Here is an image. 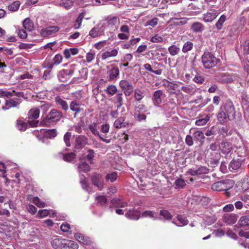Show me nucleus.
Here are the masks:
<instances>
[{
    "label": "nucleus",
    "instance_id": "obj_11",
    "mask_svg": "<svg viewBox=\"0 0 249 249\" xmlns=\"http://www.w3.org/2000/svg\"><path fill=\"white\" fill-rule=\"evenodd\" d=\"M66 239L61 238H55L51 242V244L53 249H66Z\"/></svg>",
    "mask_w": 249,
    "mask_h": 249
},
{
    "label": "nucleus",
    "instance_id": "obj_9",
    "mask_svg": "<svg viewBox=\"0 0 249 249\" xmlns=\"http://www.w3.org/2000/svg\"><path fill=\"white\" fill-rule=\"evenodd\" d=\"M119 85L124 91V93L126 96L130 95L133 91V87L131 83L126 80H122L120 81Z\"/></svg>",
    "mask_w": 249,
    "mask_h": 249
},
{
    "label": "nucleus",
    "instance_id": "obj_27",
    "mask_svg": "<svg viewBox=\"0 0 249 249\" xmlns=\"http://www.w3.org/2000/svg\"><path fill=\"white\" fill-rule=\"evenodd\" d=\"M55 101L56 104L59 106L60 107L65 111H66L69 109V105L67 102L65 100L61 98L60 97H56L55 98Z\"/></svg>",
    "mask_w": 249,
    "mask_h": 249
},
{
    "label": "nucleus",
    "instance_id": "obj_41",
    "mask_svg": "<svg viewBox=\"0 0 249 249\" xmlns=\"http://www.w3.org/2000/svg\"><path fill=\"white\" fill-rule=\"evenodd\" d=\"M96 201L98 204L102 206H106L107 205V199L105 196H99L96 197Z\"/></svg>",
    "mask_w": 249,
    "mask_h": 249
},
{
    "label": "nucleus",
    "instance_id": "obj_51",
    "mask_svg": "<svg viewBox=\"0 0 249 249\" xmlns=\"http://www.w3.org/2000/svg\"><path fill=\"white\" fill-rule=\"evenodd\" d=\"M85 13H81L79 14L78 17L77 18L76 20L74 25V27L75 29H78L80 28L81 25V23L82 22L83 18L84 17Z\"/></svg>",
    "mask_w": 249,
    "mask_h": 249
},
{
    "label": "nucleus",
    "instance_id": "obj_40",
    "mask_svg": "<svg viewBox=\"0 0 249 249\" xmlns=\"http://www.w3.org/2000/svg\"><path fill=\"white\" fill-rule=\"evenodd\" d=\"M168 50L172 56H175L178 54L180 50L178 46L172 45L168 47Z\"/></svg>",
    "mask_w": 249,
    "mask_h": 249
},
{
    "label": "nucleus",
    "instance_id": "obj_16",
    "mask_svg": "<svg viewBox=\"0 0 249 249\" xmlns=\"http://www.w3.org/2000/svg\"><path fill=\"white\" fill-rule=\"evenodd\" d=\"M163 95V91L161 90H157L154 92L152 101L155 106L159 107L162 103L161 96Z\"/></svg>",
    "mask_w": 249,
    "mask_h": 249
},
{
    "label": "nucleus",
    "instance_id": "obj_29",
    "mask_svg": "<svg viewBox=\"0 0 249 249\" xmlns=\"http://www.w3.org/2000/svg\"><path fill=\"white\" fill-rule=\"evenodd\" d=\"M204 29V26L199 22H194L191 26V30L195 33L202 32Z\"/></svg>",
    "mask_w": 249,
    "mask_h": 249
},
{
    "label": "nucleus",
    "instance_id": "obj_20",
    "mask_svg": "<svg viewBox=\"0 0 249 249\" xmlns=\"http://www.w3.org/2000/svg\"><path fill=\"white\" fill-rule=\"evenodd\" d=\"M125 215L127 218L131 220H137L140 217L141 213L138 210H129Z\"/></svg>",
    "mask_w": 249,
    "mask_h": 249
},
{
    "label": "nucleus",
    "instance_id": "obj_5",
    "mask_svg": "<svg viewBox=\"0 0 249 249\" xmlns=\"http://www.w3.org/2000/svg\"><path fill=\"white\" fill-rule=\"evenodd\" d=\"M62 117V113L57 109H53L43 119V122L45 124L54 123L59 121Z\"/></svg>",
    "mask_w": 249,
    "mask_h": 249
},
{
    "label": "nucleus",
    "instance_id": "obj_18",
    "mask_svg": "<svg viewBox=\"0 0 249 249\" xmlns=\"http://www.w3.org/2000/svg\"><path fill=\"white\" fill-rule=\"evenodd\" d=\"M216 219L217 218L215 215L210 213L208 211L205 212L203 220L205 224L208 225H212L216 221Z\"/></svg>",
    "mask_w": 249,
    "mask_h": 249
},
{
    "label": "nucleus",
    "instance_id": "obj_21",
    "mask_svg": "<svg viewBox=\"0 0 249 249\" xmlns=\"http://www.w3.org/2000/svg\"><path fill=\"white\" fill-rule=\"evenodd\" d=\"M112 68L107 71V74L109 80H112L117 78L119 75V70L117 67H115L113 65L110 66Z\"/></svg>",
    "mask_w": 249,
    "mask_h": 249
},
{
    "label": "nucleus",
    "instance_id": "obj_32",
    "mask_svg": "<svg viewBox=\"0 0 249 249\" xmlns=\"http://www.w3.org/2000/svg\"><path fill=\"white\" fill-rule=\"evenodd\" d=\"M114 104L116 105L117 109L120 108L123 104V97L122 93L117 94L114 97Z\"/></svg>",
    "mask_w": 249,
    "mask_h": 249
},
{
    "label": "nucleus",
    "instance_id": "obj_56",
    "mask_svg": "<svg viewBox=\"0 0 249 249\" xmlns=\"http://www.w3.org/2000/svg\"><path fill=\"white\" fill-rule=\"evenodd\" d=\"M63 160L68 162L72 161L75 158V154L74 153H69L63 155Z\"/></svg>",
    "mask_w": 249,
    "mask_h": 249
},
{
    "label": "nucleus",
    "instance_id": "obj_7",
    "mask_svg": "<svg viewBox=\"0 0 249 249\" xmlns=\"http://www.w3.org/2000/svg\"><path fill=\"white\" fill-rule=\"evenodd\" d=\"M91 180L93 185L98 190H102L104 188V179L101 174L94 173L91 176Z\"/></svg>",
    "mask_w": 249,
    "mask_h": 249
},
{
    "label": "nucleus",
    "instance_id": "obj_54",
    "mask_svg": "<svg viewBox=\"0 0 249 249\" xmlns=\"http://www.w3.org/2000/svg\"><path fill=\"white\" fill-rule=\"evenodd\" d=\"M106 91L107 94L110 95H113L117 93V89L115 86L111 85L107 87L106 89Z\"/></svg>",
    "mask_w": 249,
    "mask_h": 249
},
{
    "label": "nucleus",
    "instance_id": "obj_57",
    "mask_svg": "<svg viewBox=\"0 0 249 249\" xmlns=\"http://www.w3.org/2000/svg\"><path fill=\"white\" fill-rule=\"evenodd\" d=\"M147 109L146 107L143 104H139L136 106L135 108V112H147Z\"/></svg>",
    "mask_w": 249,
    "mask_h": 249
},
{
    "label": "nucleus",
    "instance_id": "obj_39",
    "mask_svg": "<svg viewBox=\"0 0 249 249\" xmlns=\"http://www.w3.org/2000/svg\"><path fill=\"white\" fill-rule=\"evenodd\" d=\"M78 168L79 172H83L84 173H87L90 170V166L86 162H82L79 163Z\"/></svg>",
    "mask_w": 249,
    "mask_h": 249
},
{
    "label": "nucleus",
    "instance_id": "obj_25",
    "mask_svg": "<svg viewBox=\"0 0 249 249\" xmlns=\"http://www.w3.org/2000/svg\"><path fill=\"white\" fill-rule=\"evenodd\" d=\"M111 204L115 207L124 208L128 205V203L126 201H124L123 199L119 198H113L111 201Z\"/></svg>",
    "mask_w": 249,
    "mask_h": 249
},
{
    "label": "nucleus",
    "instance_id": "obj_8",
    "mask_svg": "<svg viewBox=\"0 0 249 249\" xmlns=\"http://www.w3.org/2000/svg\"><path fill=\"white\" fill-rule=\"evenodd\" d=\"M209 172V169L206 166L199 165L196 166L195 167L190 169L187 173L192 176H195L197 175H200L202 174H206L208 173Z\"/></svg>",
    "mask_w": 249,
    "mask_h": 249
},
{
    "label": "nucleus",
    "instance_id": "obj_35",
    "mask_svg": "<svg viewBox=\"0 0 249 249\" xmlns=\"http://www.w3.org/2000/svg\"><path fill=\"white\" fill-rule=\"evenodd\" d=\"M23 26L25 29L30 32L34 29V23L29 18H26L23 20Z\"/></svg>",
    "mask_w": 249,
    "mask_h": 249
},
{
    "label": "nucleus",
    "instance_id": "obj_49",
    "mask_svg": "<svg viewBox=\"0 0 249 249\" xmlns=\"http://www.w3.org/2000/svg\"><path fill=\"white\" fill-rule=\"evenodd\" d=\"M66 249L69 248L70 249H78V245L73 241L69 240L66 239Z\"/></svg>",
    "mask_w": 249,
    "mask_h": 249
},
{
    "label": "nucleus",
    "instance_id": "obj_55",
    "mask_svg": "<svg viewBox=\"0 0 249 249\" xmlns=\"http://www.w3.org/2000/svg\"><path fill=\"white\" fill-rule=\"evenodd\" d=\"M33 202L39 208H44L47 206L46 204L43 201L40 200L38 197H34Z\"/></svg>",
    "mask_w": 249,
    "mask_h": 249
},
{
    "label": "nucleus",
    "instance_id": "obj_64",
    "mask_svg": "<svg viewBox=\"0 0 249 249\" xmlns=\"http://www.w3.org/2000/svg\"><path fill=\"white\" fill-rule=\"evenodd\" d=\"M243 52L244 54H249V39L245 41L243 45Z\"/></svg>",
    "mask_w": 249,
    "mask_h": 249
},
{
    "label": "nucleus",
    "instance_id": "obj_52",
    "mask_svg": "<svg viewBox=\"0 0 249 249\" xmlns=\"http://www.w3.org/2000/svg\"><path fill=\"white\" fill-rule=\"evenodd\" d=\"M145 112H138L134 113V117L136 120L139 122L145 121L146 119V115Z\"/></svg>",
    "mask_w": 249,
    "mask_h": 249
},
{
    "label": "nucleus",
    "instance_id": "obj_42",
    "mask_svg": "<svg viewBox=\"0 0 249 249\" xmlns=\"http://www.w3.org/2000/svg\"><path fill=\"white\" fill-rule=\"evenodd\" d=\"M193 43L190 41H188L184 44L182 47V51L184 53H186L189 51H191L193 49Z\"/></svg>",
    "mask_w": 249,
    "mask_h": 249
},
{
    "label": "nucleus",
    "instance_id": "obj_36",
    "mask_svg": "<svg viewBox=\"0 0 249 249\" xmlns=\"http://www.w3.org/2000/svg\"><path fill=\"white\" fill-rule=\"evenodd\" d=\"M218 132L220 135H222L223 137H226L231 134V131L230 130L229 127L227 126L219 127Z\"/></svg>",
    "mask_w": 249,
    "mask_h": 249
},
{
    "label": "nucleus",
    "instance_id": "obj_4",
    "mask_svg": "<svg viewBox=\"0 0 249 249\" xmlns=\"http://www.w3.org/2000/svg\"><path fill=\"white\" fill-rule=\"evenodd\" d=\"M35 135L38 138V139L44 142V140L46 138L52 139L57 135V131L55 129H41L40 132L38 131H35Z\"/></svg>",
    "mask_w": 249,
    "mask_h": 249
},
{
    "label": "nucleus",
    "instance_id": "obj_31",
    "mask_svg": "<svg viewBox=\"0 0 249 249\" xmlns=\"http://www.w3.org/2000/svg\"><path fill=\"white\" fill-rule=\"evenodd\" d=\"M118 53V50L116 49L111 50V51H106L102 54V59L105 60L108 57H115L117 55Z\"/></svg>",
    "mask_w": 249,
    "mask_h": 249
},
{
    "label": "nucleus",
    "instance_id": "obj_22",
    "mask_svg": "<svg viewBox=\"0 0 249 249\" xmlns=\"http://www.w3.org/2000/svg\"><path fill=\"white\" fill-rule=\"evenodd\" d=\"M244 160L243 157L240 159L232 160L229 164V168L231 170H237L240 168L242 162Z\"/></svg>",
    "mask_w": 249,
    "mask_h": 249
},
{
    "label": "nucleus",
    "instance_id": "obj_26",
    "mask_svg": "<svg viewBox=\"0 0 249 249\" xmlns=\"http://www.w3.org/2000/svg\"><path fill=\"white\" fill-rule=\"evenodd\" d=\"M105 20L107 21V25L111 27L119 23L120 21L118 17L111 16H107Z\"/></svg>",
    "mask_w": 249,
    "mask_h": 249
},
{
    "label": "nucleus",
    "instance_id": "obj_23",
    "mask_svg": "<svg viewBox=\"0 0 249 249\" xmlns=\"http://www.w3.org/2000/svg\"><path fill=\"white\" fill-rule=\"evenodd\" d=\"M59 28L57 26H50L45 29H42L41 34L44 36H50L57 32Z\"/></svg>",
    "mask_w": 249,
    "mask_h": 249
},
{
    "label": "nucleus",
    "instance_id": "obj_48",
    "mask_svg": "<svg viewBox=\"0 0 249 249\" xmlns=\"http://www.w3.org/2000/svg\"><path fill=\"white\" fill-rule=\"evenodd\" d=\"M117 173L114 172L111 173H108L106 176L107 181H110L111 182L115 181L117 178Z\"/></svg>",
    "mask_w": 249,
    "mask_h": 249
},
{
    "label": "nucleus",
    "instance_id": "obj_28",
    "mask_svg": "<svg viewBox=\"0 0 249 249\" xmlns=\"http://www.w3.org/2000/svg\"><path fill=\"white\" fill-rule=\"evenodd\" d=\"M194 140L196 141L200 142L201 143H203L205 136L203 132L201 130H196L193 134Z\"/></svg>",
    "mask_w": 249,
    "mask_h": 249
},
{
    "label": "nucleus",
    "instance_id": "obj_30",
    "mask_svg": "<svg viewBox=\"0 0 249 249\" xmlns=\"http://www.w3.org/2000/svg\"><path fill=\"white\" fill-rule=\"evenodd\" d=\"M238 225L241 227H249V214L242 216L239 219Z\"/></svg>",
    "mask_w": 249,
    "mask_h": 249
},
{
    "label": "nucleus",
    "instance_id": "obj_1",
    "mask_svg": "<svg viewBox=\"0 0 249 249\" xmlns=\"http://www.w3.org/2000/svg\"><path fill=\"white\" fill-rule=\"evenodd\" d=\"M235 114V108L233 103L231 100H227L219 108L216 115L217 120L219 124H225L228 120H234Z\"/></svg>",
    "mask_w": 249,
    "mask_h": 249
},
{
    "label": "nucleus",
    "instance_id": "obj_46",
    "mask_svg": "<svg viewBox=\"0 0 249 249\" xmlns=\"http://www.w3.org/2000/svg\"><path fill=\"white\" fill-rule=\"evenodd\" d=\"M142 217H150L153 218L154 220L156 219L157 217L156 213L152 211H145L143 212L142 214Z\"/></svg>",
    "mask_w": 249,
    "mask_h": 249
},
{
    "label": "nucleus",
    "instance_id": "obj_38",
    "mask_svg": "<svg viewBox=\"0 0 249 249\" xmlns=\"http://www.w3.org/2000/svg\"><path fill=\"white\" fill-rule=\"evenodd\" d=\"M226 20V16L224 15H222L220 18L215 24V27L218 30H220L222 29L223 24Z\"/></svg>",
    "mask_w": 249,
    "mask_h": 249
},
{
    "label": "nucleus",
    "instance_id": "obj_63",
    "mask_svg": "<svg viewBox=\"0 0 249 249\" xmlns=\"http://www.w3.org/2000/svg\"><path fill=\"white\" fill-rule=\"evenodd\" d=\"M249 97L247 95L244 94L241 96V104L242 106H249Z\"/></svg>",
    "mask_w": 249,
    "mask_h": 249
},
{
    "label": "nucleus",
    "instance_id": "obj_59",
    "mask_svg": "<svg viewBox=\"0 0 249 249\" xmlns=\"http://www.w3.org/2000/svg\"><path fill=\"white\" fill-rule=\"evenodd\" d=\"M160 215L167 220H171L172 218V214L167 210H161L160 212Z\"/></svg>",
    "mask_w": 249,
    "mask_h": 249
},
{
    "label": "nucleus",
    "instance_id": "obj_10",
    "mask_svg": "<svg viewBox=\"0 0 249 249\" xmlns=\"http://www.w3.org/2000/svg\"><path fill=\"white\" fill-rule=\"evenodd\" d=\"M88 143V138L85 135H79L76 137L74 142V149L79 151L85 147Z\"/></svg>",
    "mask_w": 249,
    "mask_h": 249
},
{
    "label": "nucleus",
    "instance_id": "obj_33",
    "mask_svg": "<svg viewBox=\"0 0 249 249\" xmlns=\"http://www.w3.org/2000/svg\"><path fill=\"white\" fill-rule=\"evenodd\" d=\"M145 96V91L139 89L134 90V97L136 101L140 102Z\"/></svg>",
    "mask_w": 249,
    "mask_h": 249
},
{
    "label": "nucleus",
    "instance_id": "obj_6",
    "mask_svg": "<svg viewBox=\"0 0 249 249\" xmlns=\"http://www.w3.org/2000/svg\"><path fill=\"white\" fill-rule=\"evenodd\" d=\"M40 110L38 108H32L30 109L28 113V123L32 127H36L37 125L38 121L34 120L38 118Z\"/></svg>",
    "mask_w": 249,
    "mask_h": 249
},
{
    "label": "nucleus",
    "instance_id": "obj_60",
    "mask_svg": "<svg viewBox=\"0 0 249 249\" xmlns=\"http://www.w3.org/2000/svg\"><path fill=\"white\" fill-rule=\"evenodd\" d=\"M177 219L181 224V225H180V226H185L188 224V220L184 215H178L177 216Z\"/></svg>",
    "mask_w": 249,
    "mask_h": 249
},
{
    "label": "nucleus",
    "instance_id": "obj_19",
    "mask_svg": "<svg viewBox=\"0 0 249 249\" xmlns=\"http://www.w3.org/2000/svg\"><path fill=\"white\" fill-rule=\"evenodd\" d=\"M129 125H132L131 124L125 121L124 117H119L115 120L114 123L113 125L116 128H121L123 127H126Z\"/></svg>",
    "mask_w": 249,
    "mask_h": 249
},
{
    "label": "nucleus",
    "instance_id": "obj_62",
    "mask_svg": "<svg viewBox=\"0 0 249 249\" xmlns=\"http://www.w3.org/2000/svg\"><path fill=\"white\" fill-rule=\"evenodd\" d=\"M175 184L176 188H183L186 185V183L184 179L178 178L176 180Z\"/></svg>",
    "mask_w": 249,
    "mask_h": 249
},
{
    "label": "nucleus",
    "instance_id": "obj_15",
    "mask_svg": "<svg viewBox=\"0 0 249 249\" xmlns=\"http://www.w3.org/2000/svg\"><path fill=\"white\" fill-rule=\"evenodd\" d=\"M73 73L74 70L72 69H64L59 72L58 76L61 81L65 82L70 79Z\"/></svg>",
    "mask_w": 249,
    "mask_h": 249
},
{
    "label": "nucleus",
    "instance_id": "obj_45",
    "mask_svg": "<svg viewBox=\"0 0 249 249\" xmlns=\"http://www.w3.org/2000/svg\"><path fill=\"white\" fill-rule=\"evenodd\" d=\"M80 182L82 188L85 190L88 191L89 188V183L87 179L84 177V176H80Z\"/></svg>",
    "mask_w": 249,
    "mask_h": 249
},
{
    "label": "nucleus",
    "instance_id": "obj_3",
    "mask_svg": "<svg viewBox=\"0 0 249 249\" xmlns=\"http://www.w3.org/2000/svg\"><path fill=\"white\" fill-rule=\"evenodd\" d=\"M233 184L232 180H222L214 183L212 186V189L215 191H227L232 188Z\"/></svg>",
    "mask_w": 249,
    "mask_h": 249
},
{
    "label": "nucleus",
    "instance_id": "obj_24",
    "mask_svg": "<svg viewBox=\"0 0 249 249\" xmlns=\"http://www.w3.org/2000/svg\"><path fill=\"white\" fill-rule=\"evenodd\" d=\"M70 108L71 111L75 112L74 114V118L76 117L77 114L82 110L80 108V105L77 100H73L71 103Z\"/></svg>",
    "mask_w": 249,
    "mask_h": 249
},
{
    "label": "nucleus",
    "instance_id": "obj_14",
    "mask_svg": "<svg viewBox=\"0 0 249 249\" xmlns=\"http://www.w3.org/2000/svg\"><path fill=\"white\" fill-rule=\"evenodd\" d=\"M21 103V100L18 98L6 100L5 102V107H2V109L6 110L11 107H17Z\"/></svg>",
    "mask_w": 249,
    "mask_h": 249
},
{
    "label": "nucleus",
    "instance_id": "obj_12",
    "mask_svg": "<svg viewBox=\"0 0 249 249\" xmlns=\"http://www.w3.org/2000/svg\"><path fill=\"white\" fill-rule=\"evenodd\" d=\"M219 14L217 10L211 9L202 15L203 19L205 22H211L216 18Z\"/></svg>",
    "mask_w": 249,
    "mask_h": 249
},
{
    "label": "nucleus",
    "instance_id": "obj_17",
    "mask_svg": "<svg viewBox=\"0 0 249 249\" xmlns=\"http://www.w3.org/2000/svg\"><path fill=\"white\" fill-rule=\"evenodd\" d=\"M238 215L234 213H227L223 215V221L227 224L231 225L234 224L237 219Z\"/></svg>",
    "mask_w": 249,
    "mask_h": 249
},
{
    "label": "nucleus",
    "instance_id": "obj_61",
    "mask_svg": "<svg viewBox=\"0 0 249 249\" xmlns=\"http://www.w3.org/2000/svg\"><path fill=\"white\" fill-rule=\"evenodd\" d=\"M17 125L20 131H25L27 127V124L21 121H17Z\"/></svg>",
    "mask_w": 249,
    "mask_h": 249
},
{
    "label": "nucleus",
    "instance_id": "obj_58",
    "mask_svg": "<svg viewBox=\"0 0 249 249\" xmlns=\"http://www.w3.org/2000/svg\"><path fill=\"white\" fill-rule=\"evenodd\" d=\"M71 136V134L70 132H67L64 136V141L67 147H70L71 145L70 139Z\"/></svg>",
    "mask_w": 249,
    "mask_h": 249
},
{
    "label": "nucleus",
    "instance_id": "obj_47",
    "mask_svg": "<svg viewBox=\"0 0 249 249\" xmlns=\"http://www.w3.org/2000/svg\"><path fill=\"white\" fill-rule=\"evenodd\" d=\"M20 5V2L19 1H15L8 6V9L12 12L17 11L19 9Z\"/></svg>",
    "mask_w": 249,
    "mask_h": 249
},
{
    "label": "nucleus",
    "instance_id": "obj_44",
    "mask_svg": "<svg viewBox=\"0 0 249 249\" xmlns=\"http://www.w3.org/2000/svg\"><path fill=\"white\" fill-rule=\"evenodd\" d=\"M73 2L71 0H61L60 2V6L66 9H70L73 6Z\"/></svg>",
    "mask_w": 249,
    "mask_h": 249
},
{
    "label": "nucleus",
    "instance_id": "obj_53",
    "mask_svg": "<svg viewBox=\"0 0 249 249\" xmlns=\"http://www.w3.org/2000/svg\"><path fill=\"white\" fill-rule=\"evenodd\" d=\"M13 96V92L6 90L0 89V97L10 98Z\"/></svg>",
    "mask_w": 249,
    "mask_h": 249
},
{
    "label": "nucleus",
    "instance_id": "obj_50",
    "mask_svg": "<svg viewBox=\"0 0 249 249\" xmlns=\"http://www.w3.org/2000/svg\"><path fill=\"white\" fill-rule=\"evenodd\" d=\"M89 35L92 37H96L101 35V32L99 28L94 27L90 31Z\"/></svg>",
    "mask_w": 249,
    "mask_h": 249
},
{
    "label": "nucleus",
    "instance_id": "obj_34",
    "mask_svg": "<svg viewBox=\"0 0 249 249\" xmlns=\"http://www.w3.org/2000/svg\"><path fill=\"white\" fill-rule=\"evenodd\" d=\"M75 238L79 242L83 244L84 245H88L90 241L88 237H85L81 233H77L74 235Z\"/></svg>",
    "mask_w": 249,
    "mask_h": 249
},
{
    "label": "nucleus",
    "instance_id": "obj_13",
    "mask_svg": "<svg viewBox=\"0 0 249 249\" xmlns=\"http://www.w3.org/2000/svg\"><path fill=\"white\" fill-rule=\"evenodd\" d=\"M219 148L222 153L228 154L231 152L232 149V143L226 140L223 141L219 143Z\"/></svg>",
    "mask_w": 249,
    "mask_h": 249
},
{
    "label": "nucleus",
    "instance_id": "obj_37",
    "mask_svg": "<svg viewBox=\"0 0 249 249\" xmlns=\"http://www.w3.org/2000/svg\"><path fill=\"white\" fill-rule=\"evenodd\" d=\"M88 128L91 133L95 136H99L100 134L98 131L99 126L97 123H93L88 125Z\"/></svg>",
    "mask_w": 249,
    "mask_h": 249
},
{
    "label": "nucleus",
    "instance_id": "obj_2",
    "mask_svg": "<svg viewBox=\"0 0 249 249\" xmlns=\"http://www.w3.org/2000/svg\"><path fill=\"white\" fill-rule=\"evenodd\" d=\"M201 61L203 67L206 69H210L215 67L220 60L212 53L207 52H205L202 55Z\"/></svg>",
    "mask_w": 249,
    "mask_h": 249
},
{
    "label": "nucleus",
    "instance_id": "obj_43",
    "mask_svg": "<svg viewBox=\"0 0 249 249\" xmlns=\"http://www.w3.org/2000/svg\"><path fill=\"white\" fill-rule=\"evenodd\" d=\"M210 117L209 115H206L204 118H199L196 121V124L198 126H202L206 124L210 120Z\"/></svg>",
    "mask_w": 249,
    "mask_h": 249
}]
</instances>
